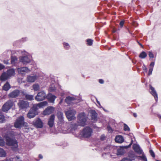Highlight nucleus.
Segmentation results:
<instances>
[{
	"mask_svg": "<svg viewBox=\"0 0 161 161\" xmlns=\"http://www.w3.org/2000/svg\"><path fill=\"white\" fill-rule=\"evenodd\" d=\"M56 98V97L55 96L49 94L48 98L50 103H54Z\"/></svg>",
	"mask_w": 161,
	"mask_h": 161,
	"instance_id": "a878e982",
	"label": "nucleus"
},
{
	"mask_svg": "<svg viewBox=\"0 0 161 161\" xmlns=\"http://www.w3.org/2000/svg\"><path fill=\"white\" fill-rule=\"evenodd\" d=\"M131 143L128 146H126L124 147H122L118 148L117 150V155H123L125 152V151L124 148H127L130 147L131 145Z\"/></svg>",
	"mask_w": 161,
	"mask_h": 161,
	"instance_id": "4468645a",
	"label": "nucleus"
},
{
	"mask_svg": "<svg viewBox=\"0 0 161 161\" xmlns=\"http://www.w3.org/2000/svg\"><path fill=\"white\" fill-rule=\"evenodd\" d=\"M143 153L142 154V156H137L135 155L136 158H138V159H141L143 161H147V159L146 156Z\"/></svg>",
	"mask_w": 161,
	"mask_h": 161,
	"instance_id": "2f4dec72",
	"label": "nucleus"
},
{
	"mask_svg": "<svg viewBox=\"0 0 161 161\" xmlns=\"http://www.w3.org/2000/svg\"><path fill=\"white\" fill-rule=\"evenodd\" d=\"M155 63L154 62H152L150 64V67H152L153 69L154 65Z\"/></svg>",
	"mask_w": 161,
	"mask_h": 161,
	"instance_id": "8fccbe9b",
	"label": "nucleus"
},
{
	"mask_svg": "<svg viewBox=\"0 0 161 161\" xmlns=\"http://www.w3.org/2000/svg\"><path fill=\"white\" fill-rule=\"evenodd\" d=\"M158 117L161 119V115H158Z\"/></svg>",
	"mask_w": 161,
	"mask_h": 161,
	"instance_id": "338daca9",
	"label": "nucleus"
},
{
	"mask_svg": "<svg viewBox=\"0 0 161 161\" xmlns=\"http://www.w3.org/2000/svg\"><path fill=\"white\" fill-rule=\"evenodd\" d=\"M150 89L151 90V93L154 97L155 100L157 101L158 99V95L154 88L151 85H150Z\"/></svg>",
	"mask_w": 161,
	"mask_h": 161,
	"instance_id": "4be33fe9",
	"label": "nucleus"
},
{
	"mask_svg": "<svg viewBox=\"0 0 161 161\" xmlns=\"http://www.w3.org/2000/svg\"><path fill=\"white\" fill-rule=\"evenodd\" d=\"M19 108L21 109H26L29 107V103L27 101H20L18 103Z\"/></svg>",
	"mask_w": 161,
	"mask_h": 161,
	"instance_id": "9b49d317",
	"label": "nucleus"
},
{
	"mask_svg": "<svg viewBox=\"0 0 161 161\" xmlns=\"http://www.w3.org/2000/svg\"><path fill=\"white\" fill-rule=\"evenodd\" d=\"M22 93L25 95V98L26 99L29 100H32L34 99L33 95L26 94V93L24 92H22Z\"/></svg>",
	"mask_w": 161,
	"mask_h": 161,
	"instance_id": "cd10ccee",
	"label": "nucleus"
},
{
	"mask_svg": "<svg viewBox=\"0 0 161 161\" xmlns=\"http://www.w3.org/2000/svg\"><path fill=\"white\" fill-rule=\"evenodd\" d=\"M113 149V147L112 146H107L104 149V150L105 152H108L107 153H103V156L104 158H105V155H107V156H111V155L110 154V152L109 151L111 150H112Z\"/></svg>",
	"mask_w": 161,
	"mask_h": 161,
	"instance_id": "dca6fc26",
	"label": "nucleus"
},
{
	"mask_svg": "<svg viewBox=\"0 0 161 161\" xmlns=\"http://www.w3.org/2000/svg\"><path fill=\"white\" fill-rule=\"evenodd\" d=\"M10 88V86L8 82H7L3 87V89L5 91H7L9 90Z\"/></svg>",
	"mask_w": 161,
	"mask_h": 161,
	"instance_id": "7c9ffc66",
	"label": "nucleus"
},
{
	"mask_svg": "<svg viewBox=\"0 0 161 161\" xmlns=\"http://www.w3.org/2000/svg\"><path fill=\"white\" fill-rule=\"evenodd\" d=\"M105 139V136L104 135H102L101 136V139L102 140H104Z\"/></svg>",
	"mask_w": 161,
	"mask_h": 161,
	"instance_id": "5fc2aeb1",
	"label": "nucleus"
},
{
	"mask_svg": "<svg viewBox=\"0 0 161 161\" xmlns=\"http://www.w3.org/2000/svg\"><path fill=\"white\" fill-rule=\"evenodd\" d=\"M4 63L6 64H8V60H4Z\"/></svg>",
	"mask_w": 161,
	"mask_h": 161,
	"instance_id": "13d9d810",
	"label": "nucleus"
},
{
	"mask_svg": "<svg viewBox=\"0 0 161 161\" xmlns=\"http://www.w3.org/2000/svg\"><path fill=\"white\" fill-rule=\"evenodd\" d=\"M78 126V125L76 124H74L72 125L71 127L72 129H73L74 130H75L77 128Z\"/></svg>",
	"mask_w": 161,
	"mask_h": 161,
	"instance_id": "79ce46f5",
	"label": "nucleus"
},
{
	"mask_svg": "<svg viewBox=\"0 0 161 161\" xmlns=\"http://www.w3.org/2000/svg\"><path fill=\"white\" fill-rule=\"evenodd\" d=\"M17 58L15 56L11 57V64L13 65H14L17 62Z\"/></svg>",
	"mask_w": 161,
	"mask_h": 161,
	"instance_id": "473e14b6",
	"label": "nucleus"
},
{
	"mask_svg": "<svg viewBox=\"0 0 161 161\" xmlns=\"http://www.w3.org/2000/svg\"><path fill=\"white\" fill-rule=\"evenodd\" d=\"M92 129L89 127L85 128L81 132V134L85 138L90 137L92 133Z\"/></svg>",
	"mask_w": 161,
	"mask_h": 161,
	"instance_id": "20e7f679",
	"label": "nucleus"
},
{
	"mask_svg": "<svg viewBox=\"0 0 161 161\" xmlns=\"http://www.w3.org/2000/svg\"><path fill=\"white\" fill-rule=\"evenodd\" d=\"M27 40V38L26 37L22 38V41H24V42L26 41Z\"/></svg>",
	"mask_w": 161,
	"mask_h": 161,
	"instance_id": "052dcab7",
	"label": "nucleus"
},
{
	"mask_svg": "<svg viewBox=\"0 0 161 161\" xmlns=\"http://www.w3.org/2000/svg\"><path fill=\"white\" fill-rule=\"evenodd\" d=\"M24 117L23 116H20L16 119L14 124V126L16 128H20L24 124Z\"/></svg>",
	"mask_w": 161,
	"mask_h": 161,
	"instance_id": "6e6552de",
	"label": "nucleus"
},
{
	"mask_svg": "<svg viewBox=\"0 0 161 161\" xmlns=\"http://www.w3.org/2000/svg\"><path fill=\"white\" fill-rule=\"evenodd\" d=\"M55 118V115L52 114L49 119L47 124L50 127H52L54 125Z\"/></svg>",
	"mask_w": 161,
	"mask_h": 161,
	"instance_id": "f3484780",
	"label": "nucleus"
},
{
	"mask_svg": "<svg viewBox=\"0 0 161 161\" xmlns=\"http://www.w3.org/2000/svg\"><path fill=\"white\" fill-rule=\"evenodd\" d=\"M133 116L135 117H137V116L136 114V113H134L133 114Z\"/></svg>",
	"mask_w": 161,
	"mask_h": 161,
	"instance_id": "e2e57ef3",
	"label": "nucleus"
},
{
	"mask_svg": "<svg viewBox=\"0 0 161 161\" xmlns=\"http://www.w3.org/2000/svg\"><path fill=\"white\" fill-rule=\"evenodd\" d=\"M93 40L91 39H88L86 40L87 45L89 46H91L93 43Z\"/></svg>",
	"mask_w": 161,
	"mask_h": 161,
	"instance_id": "4c0bfd02",
	"label": "nucleus"
},
{
	"mask_svg": "<svg viewBox=\"0 0 161 161\" xmlns=\"http://www.w3.org/2000/svg\"><path fill=\"white\" fill-rule=\"evenodd\" d=\"M39 157L40 158V159H42L43 158V156L41 154H39Z\"/></svg>",
	"mask_w": 161,
	"mask_h": 161,
	"instance_id": "bf43d9fd",
	"label": "nucleus"
},
{
	"mask_svg": "<svg viewBox=\"0 0 161 161\" xmlns=\"http://www.w3.org/2000/svg\"><path fill=\"white\" fill-rule=\"evenodd\" d=\"M91 113L92 119L94 121H96L97 120V114L94 110H92Z\"/></svg>",
	"mask_w": 161,
	"mask_h": 161,
	"instance_id": "c85d7f7f",
	"label": "nucleus"
},
{
	"mask_svg": "<svg viewBox=\"0 0 161 161\" xmlns=\"http://www.w3.org/2000/svg\"><path fill=\"white\" fill-rule=\"evenodd\" d=\"M123 137L121 135L117 136L115 138V142L118 143H122L124 141Z\"/></svg>",
	"mask_w": 161,
	"mask_h": 161,
	"instance_id": "393cba45",
	"label": "nucleus"
},
{
	"mask_svg": "<svg viewBox=\"0 0 161 161\" xmlns=\"http://www.w3.org/2000/svg\"><path fill=\"white\" fill-rule=\"evenodd\" d=\"M147 56L146 53L144 51H143L139 55V57L141 58H145Z\"/></svg>",
	"mask_w": 161,
	"mask_h": 161,
	"instance_id": "f704fd0d",
	"label": "nucleus"
},
{
	"mask_svg": "<svg viewBox=\"0 0 161 161\" xmlns=\"http://www.w3.org/2000/svg\"><path fill=\"white\" fill-rule=\"evenodd\" d=\"M13 159L14 158H7L5 160H3L4 161H13Z\"/></svg>",
	"mask_w": 161,
	"mask_h": 161,
	"instance_id": "3c124183",
	"label": "nucleus"
},
{
	"mask_svg": "<svg viewBox=\"0 0 161 161\" xmlns=\"http://www.w3.org/2000/svg\"><path fill=\"white\" fill-rule=\"evenodd\" d=\"M4 145V142L1 137L0 136V146H3Z\"/></svg>",
	"mask_w": 161,
	"mask_h": 161,
	"instance_id": "a19ab883",
	"label": "nucleus"
},
{
	"mask_svg": "<svg viewBox=\"0 0 161 161\" xmlns=\"http://www.w3.org/2000/svg\"><path fill=\"white\" fill-rule=\"evenodd\" d=\"M32 87L35 91H38L40 89V86L37 84H34L32 86Z\"/></svg>",
	"mask_w": 161,
	"mask_h": 161,
	"instance_id": "c9c22d12",
	"label": "nucleus"
},
{
	"mask_svg": "<svg viewBox=\"0 0 161 161\" xmlns=\"http://www.w3.org/2000/svg\"><path fill=\"white\" fill-rule=\"evenodd\" d=\"M128 32H129L130 33H131L130 32V31L129 30H128Z\"/></svg>",
	"mask_w": 161,
	"mask_h": 161,
	"instance_id": "774afa93",
	"label": "nucleus"
},
{
	"mask_svg": "<svg viewBox=\"0 0 161 161\" xmlns=\"http://www.w3.org/2000/svg\"><path fill=\"white\" fill-rule=\"evenodd\" d=\"M140 46H141L142 47H143V46L142 45V44H140Z\"/></svg>",
	"mask_w": 161,
	"mask_h": 161,
	"instance_id": "69168bd1",
	"label": "nucleus"
},
{
	"mask_svg": "<svg viewBox=\"0 0 161 161\" xmlns=\"http://www.w3.org/2000/svg\"><path fill=\"white\" fill-rule=\"evenodd\" d=\"M97 102L98 103V104H99V105H100V104L99 102L98 101L97 99Z\"/></svg>",
	"mask_w": 161,
	"mask_h": 161,
	"instance_id": "0e129e2a",
	"label": "nucleus"
},
{
	"mask_svg": "<svg viewBox=\"0 0 161 161\" xmlns=\"http://www.w3.org/2000/svg\"><path fill=\"white\" fill-rule=\"evenodd\" d=\"M124 130L125 131H129L130 130V129L128 126L126 124H124Z\"/></svg>",
	"mask_w": 161,
	"mask_h": 161,
	"instance_id": "ea45409f",
	"label": "nucleus"
},
{
	"mask_svg": "<svg viewBox=\"0 0 161 161\" xmlns=\"http://www.w3.org/2000/svg\"><path fill=\"white\" fill-rule=\"evenodd\" d=\"M38 78V76L34 74L29 75L27 76L26 80L29 82L33 83Z\"/></svg>",
	"mask_w": 161,
	"mask_h": 161,
	"instance_id": "f8f14e48",
	"label": "nucleus"
},
{
	"mask_svg": "<svg viewBox=\"0 0 161 161\" xmlns=\"http://www.w3.org/2000/svg\"><path fill=\"white\" fill-rule=\"evenodd\" d=\"M63 98L61 99V100L60 101L59 103V104H60L62 103V102L63 101Z\"/></svg>",
	"mask_w": 161,
	"mask_h": 161,
	"instance_id": "680f3d73",
	"label": "nucleus"
},
{
	"mask_svg": "<svg viewBox=\"0 0 161 161\" xmlns=\"http://www.w3.org/2000/svg\"><path fill=\"white\" fill-rule=\"evenodd\" d=\"M57 115L59 121L61 123L63 122L64 121V117L63 113L60 111L58 112L57 113Z\"/></svg>",
	"mask_w": 161,
	"mask_h": 161,
	"instance_id": "bb28decb",
	"label": "nucleus"
},
{
	"mask_svg": "<svg viewBox=\"0 0 161 161\" xmlns=\"http://www.w3.org/2000/svg\"><path fill=\"white\" fill-rule=\"evenodd\" d=\"M124 21H121L119 23L120 26L121 27H122L124 24Z\"/></svg>",
	"mask_w": 161,
	"mask_h": 161,
	"instance_id": "603ef678",
	"label": "nucleus"
},
{
	"mask_svg": "<svg viewBox=\"0 0 161 161\" xmlns=\"http://www.w3.org/2000/svg\"><path fill=\"white\" fill-rule=\"evenodd\" d=\"M54 110V108L53 107H47L43 112V114L45 115H48L53 113Z\"/></svg>",
	"mask_w": 161,
	"mask_h": 161,
	"instance_id": "2eb2a0df",
	"label": "nucleus"
},
{
	"mask_svg": "<svg viewBox=\"0 0 161 161\" xmlns=\"http://www.w3.org/2000/svg\"><path fill=\"white\" fill-rule=\"evenodd\" d=\"M36 114L30 110L27 114V117L30 119L34 117Z\"/></svg>",
	"mask_w": 161,
	"mask_h": 161,
	"instance_id": "c756f323",
	"label": "nucleus"
},
{
	"mask_svg": "<svg viewBox=\"0 0 161 161\" xmlns=\"http://www.w3.org/2000/svg\"><path fill=\"white\" fill-rule=\"evenodd\" d=\"M17 70L18 74L22 75H24L30 71V69L26 67L18 68Z\"/></svg>",
	"mask_w": 161,
	"mask_h": 161,
	"instance_id": "9d476101",
	"label": "nucleus"
},
{
	"mask_svg": "<svg viewBox=\"0 0 161 161\" xmlns=\"http://www.w3.org/2000/svg\"><path fill=\"white\" fill-rule=\"evenodd\" d=\"M33 125L37 128H41L43 127V123L39 118H38L33 121Z\"/></svg>",
	"mask_w": 161,
	"mask_h": 161,
	"instance_id": "ddd939ff",
	"label": "nucleus"
},
{
	"mask_svg": "<svg viewBox=\"0 0 161 161\" xmlns=\"http://www.w3.org/2000/svg\"><path fill=\"white\" fill-rule=\"evenodd\" d=\"M153 69L152 67H150L149 70L148 75H150L152 74Z\"/></svg>",
	"mask_w": 161,
	"mask_h": 161,
	"instance_id": "de8ad7c7",
	"label": "nucleus"
},
{
	"mask_svg": "<svg viewBox=\"0 0 161 161\" xmlns=\"http://www.w3.org/2000/svg\"><path fill=\"white\" fill-rule=\"evenodd\" d=\"M99 82L101 84H103L104 83V80L102 79H99Z\"/></svg>",
	"mask_w": 161,
	"mask_h": 161,
	"instance_id": "4d7b16f0",
	"label": "nucleus"
},
{
	"mask_svg": "<svg viewBox=\"0 0 161 161\" xmlns=\"http://www.w3.org/2000/svg\"><path fill=\"white\" fill-rule=\"evenodd\" d=\"M6 72L9 78L15 75V70L13 69L8 70Z\"/></svg>",
	"mask_w": 161,
	"mask_h": 161,
	"instance_id": "b1692460",
	"label": "nucleus"
},
{
	"mask_svg": "<svg viewBox=\"0 0 161 161\" xmlns=\"http://www.w3.org/2000/svg\"><path fill=\"white\" fill-rule=\"evenodd\" d=\"M5 121L4 116L3 115L0 114V123H3Z\"/></svg>",
	"mask_w": 161,
	"mask_h": 161,
	"instance_id": "e433bc0d",
	"label": "nucleus"
},
{
	"mask_svg": "<svg viewBox=\"0 0 161 161\" xmlns=\"http://www.w3.org/2000/svg\"><path fill=\"white\" fill-rule=\"evenodd\" d=\"M76 111L74 110H70L65 112L66 117L69 121H71L75 119V114Z\"/></svg>",
	"mask_w": 161,
	"mask_h": 161,
	"instance_id": "0eeeda50",
	"label": "nucleus"
},
{
	"mask_svg": "<svg viewBox=\"0 0 161 161\" xmlns=\"http://www.w3.org/2000/svg\"><path fill=\"white\" fill-rule=\"evenodd\" d=\"M142 68L143 70L144 71H145L146 72H147V68L146 66L144 65H143Z\"/></svg>",
	"mask_w": 161,
	"mask_h": 161,
	"instance_id": "09e8293b",
	"label": "nucleus"
},
{
	"mask_svg": "<svg viewBox=\"0 0 161 161\" xmlns=\"http://www.w3.org/2000/svg\"><path fill=\"white\" fill-rule=\"evenodd\" d=\"M149 152L153 158H154L155 157V154L153 151L152 150H150L149 151Z\"/></svg>",
	"mask_w": 161,
	"mask_h": 161,
	"instance_id": "49530a36",
	"label": "nucleus"
},
{
	"mask_svg": "<svg viewBox=\"0 0 161 161\" xmlns=\"http://www.w3.org/2000/svg\"><path fill=\"white\" fill-rule=\"evenodd\" d=\"M49 89L50 91L53 92L55 90L56 88L54 86L51 85L49 87Z\"/></svg>",
	"mask_w": 161,
	"mask_h": 161,
	"instance_id": "58836bf2",
	"label": "nucleus"
},
{
	"mask_svg": "<svg viewBox=\"0 0 161 161\" xmlns=\"http://www.w3.org/2000/svg\"><path fill=\"white\" fill-rule=\"evenodd\" d=\"M24 52V54L25 56L20 57L19 58V61L24 64H26L30 63L31 59V55L27 53L25 51Z\"/></svg>",
	"mask_w": 161,
	"mask_h": 161,
	"instance_id": "f03ea898",
	"label": "nucleus"
},
{
	"mask_svg": "<svg viewBox=\"0 0 161 161\" xmlns=\"http://www.w3.org/2000/svg\"><path fill=\"white\" fill-rule=\"evenodd\" d=\"M13 103L11 101L6 102L2 106V110L3 112H7L12 107Z\"/></svg>",
	"mask_w": 161,
	"mask_h": 161,
	"instance_id": "1a4fd4ad",
	"label": "nucleus"
},
{
	"mask_svg": "<svg viewBox=\"0 0 161 161\" xmlns=\"http://www.w3.org/2000/svg\"><path fill=\"white\" fill-rule=\"evenodd\" d=\"M148 55L150 58H153L154 57V55L151 51L149 52Z\"/></svg>",
	"mask_w": 161,
	"mask_h": 161,
	"instance_id": "a18cd8bd",
	"label": "nucleus"
},
{
	"mask_svg": "<svg viewBox=\"0 0 161 161\" xmlns=\"http://www.w3.org/2000/svg\"><path fill=\"white\" fill-rule=\"evenodd\" d=\"M64 47L66 49H68L69 47V44L67 43H64Z\"/></svg>",
	"mask_w": 161,
	"mask_h": 161,
	"instance_id": "37998d69",
	"label": "nucleus"
},
{
	"mask_svg": "<svg viewBox=\"0 0 161 161\" xmlns=\"http://www.w3.org/2000/svg\"><path fill=\"white\" fill-rule=\"evenodd\" d=\"M129 157L130 158H125L122 159L121 161H132L133 160H135L136 159L135 155L133 153H129Z\"/></svg>",
	"mask_w": 161,
	"mask_h": 161,
	"instance_id": "412c9836",
	"label": "nucleus"
},
{
	"mask_svg": "<svg viewBox=\"0 0 161 161\" xmlns=\"http://www.w3.org/2000/svg\"><path fill=\"white\" fill-rule=\"evenodd\" d=\"M14 131L9 130L7 132V133L4 135V137L6 139L8 145L17 148L18 147V143L16 140L14 138Z\"/></svg>",
	"mask_w": 161,
	"mask_h": 161,
	"instance_id": "f257e3e1",
	"label": "nucleus"
},
{
	"mask_svg": "<svg viewBox=\"0 0 161 161\" xmlns=\"http://www.w3.org/2000/svg\"><path fill=\"white\" fill-rule=\"evenodd\" d=\"M107 129L108 131V132L109 133L112 132L113 130L112 129V128L110 127V126L108 125L107 126Z\"/></svg>",
	"mask_w": 161,
	"mask_h": 161,
	"instance_id": "c03bdc74",
	"label": "nucleus"
},
{
	"mask_svg": "<svg viewBox=\"0 0 161 161\" xmlns=\"http://www.w3.org/2000/svg\"><path fill=\"white\" fill-rule=\"evenodd\" d=\"M47 97L46 92L44 91H42L39 92L35 97V99L38 102L42 101L44 100Z\"/></svg>",
	"mask_w": 161,
	"mask_h": 161,
	"instance_id": "423d86ee",
	"label": "nucleus"
},
{
	"mask_svg": "<svg viewBox=\"0 0 161 161\" xmlns=\"http://www.w3.org/2000/svg\"><path fill=\"white\" fill-rule=\"evenodd\" d=\"M14 159L16 160V161H22L21 160H19V157L18 156H16L14 158Z\"/></svg>",
	"mask_w": 161,
	"mask_h": 161,
	"instance_id": "6e6d98bb",
	"label": "nucleus"
},
{
	"mask_svg": "<svg viewBox=\"0 0 161 161\" xmlns=\"http://www.w3.org/2000/svg\"><path fill=\"white\" fill-rule=\"evenodd\" d=\"M9 78L6 72H3L2 73L0 77V80L2 81H5Z\"/></svg>",
	"mask_w": 161,
	"mask_h": 161,
	"instance_id": "5701e85b",
	"label": "nucleus"
},
{
	"mask_svg": "<svg viewBox=\"0 0 161 161\" xmlns=\"http://www.w3.org/2000/svg\"><path fill=\"white\" fill-rule=\"evenodd\" d=\"M4 68V66L1 64H0V70Z\"/></svg>",
	"mask_w": 161,
	"mask_h": 161,
	"instance_id": "864d4df0",
	"label": "nucleus"
},
{
	"mask_svg": "<svg viewBox=\"0 0 161 161\" xmlns=\"http://www.w3.org/2000/svg\"><path fill=\"white\" fill-rule=\"evenodd\" d=\"M47 102L46 101H43L42 102L39 103L38 104H34L33 107L30 109L31 111H32L34 113H35L36 114H37V110L38 108H41L43 106L47 105Z\"/></svg>",
	"mask_w": 161,
	"mask_h": 161,
	"instance_id": "39448f33",
	"label": "nucleus"
},
{
	"mask_svg": "<svg viewBox=\"0 0 161 161\" xmlns=\"http://www.w3.org/2000/svg\"><path fill=\"white\" fill-rule=\"evenodd\" d=\"M19 90H15L8 94V97L11 98L15 97L19 95Z\"/></svg>",
	"mask_w": 161,
	"mask_h": 161,
	"instance_id": "aec40b11",
	"label": "nucleus"
},
{
	"mask_svg": "<svg viewBox=\"0 0 161 161\" xmlns=\"http://www.w3.org/2000/svg\"><path fill=\"white\" fill-rule=\"evenodd\" d=\"M133 149L136 153L139 154H142L143 152L139 145L134 144L133 145Z\"/></svg>",
	"mask_w": 161,
	"mask_h": 161,
	"instance_id": "a211bd4d",
	"label": "nucleus"
},
{
	"mask_svg": "<svg viewBox=\"0 0 161 161\" xmlns=\"http://www.w3.org/2000/svg\"><path fill=\"white\" fill-rule=\"evenodd\" d=\"M6 155L5 151L3 149L0 148V157H5Z\"/></svg>",
	"mask_w": 161,
	"mask_h": 161,
	"instance_id": "72a5a7b5",
	"label": "nucleus"
},
{
	"mask_svg": "<svg viewBox=\"0 0 161 161\" xmlns=\"http://www.w3.org/2000/svg\"><path fill=\"white\" fill-rule=\"evenodd\" d=\"M86 119L87 117L84 113H80L78 117V125L83 126L86 125Z\"/></svg>",
	"mask_w": 161,
	"mask_h": 161,
	"instance_id": "7ed1b4c3",
	"label": "nucleus"
},
{
	"mask_svg": "<svg viewBox=\"0 0 161 161\" xmlns=\"http://www.w3.org/2000/svg\"><path fill=\"white\" fill-rule=\"evenodd\" d=\"M75 98L74 97L68 96L65 100V102L68 104H71L75 103Z\"/></svg>",
	"mask_w": 161,
	"mask_h": 161,
	"instance_id": "6ab92c4d",
	"label": "nucleus"
}]
</instances>
